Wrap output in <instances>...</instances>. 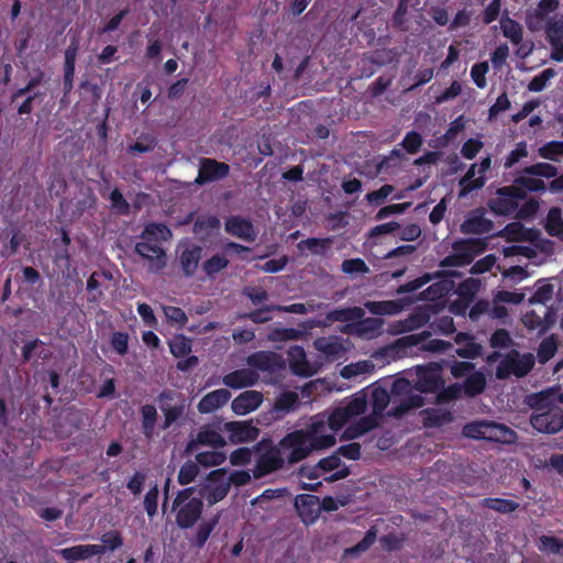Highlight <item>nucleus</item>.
<instances>
[{
  "label": "nucleus",
  "mask_w": 563,
  "mask_h": 563,
  "mask_svg": "<svg viewBox=\"0 0 563 563\" xmlns=\"http://www.w3.org/2000/svg\"><path fill=\"white\" fill-rule=\"evenodd\" d=\"M488 70L489 67L486 62L476 63L471 68V77L474 84L481 89L485 88L487 85L486 74L488 73Z\"/></svg>",
  "instance_id": "nucleus-63"
},
{
  "label": "nucleus",
  "mask_w": 563,
  "mask_h": 563,
  "mask_svg": "<svg viewBox=\"0 0 563 563\" xmlns=\"http://www.w3.org/2000/svg\"><path fill=\"white\" fill-rule=\"evenodd\" d=\"M350 419L352 418L350 417L345 408L343 406H340L335 408L329 416V427L333 431H339L349 422Z\"/></svg>",
  "instance_id": "nucleus-57"
},
{
  "label": "nucleus",
  "mask_w": 563,
  "mask_h": 563,
  "mask_svg": "<svg viewBox=\"0 0 563 563\" xmlns=\"http://www.w3.org/2000/svg\"><path fill=\"white\" fill-rule=\"evenodd\" d=\"M247 364L256 369L268 372L278 365V356L274 352L258 351L249 355Z\"/></svg>",
  "instance_id": "nucleus-23"
},
{
  "label": "nucleus",
  "mask_w": 563,
  "mask_h": 563,
  "mask_svg": "<svg viewBox=\"0 0 563 563\" xmlns=\"http://www.w3.org/2000/svg\"><path fill=\"white\" fill-rule=\"evenodd\" d=\"M538 155L544 159L559 162L563 156V141H550L538 148Z\"/></svg>",
  "instance_id": "nucleus-47"
},
{
  "label": "nucleus",
  "mask_w": 563,
  "mask_h": 563,
  "mask_svg": "<svg viewBox=\"0 0 563 563\" xmlns=\"http://www.w3.org/2000/svg\"><path fill=\"white\" fill-rule=\"evenodd\" d=\"M43 345H44V342L41 341L40 339H34V340L26 342L22 346V351H21L22 362L29 363L33 358L46 360L48 357V355L43 354V351H38V349Z\"/></svg>",
  "instance_id": "nucleus-43"
},
{
  "label": "nucleus",
  "mask_w": 563,
  "mask_h": 563,
  "mask_svg": "<svg viewBox=\"0 0 563 563\" xmlns=\"http://www.w3.org/2000/svg\"><path fill=\"white\" fill-rule=\"evenodd\" d=\"M522 174L536 177L554 178L558 175V168L549 163H536L522 169Z\"/></svg>",
  "instance_id": "nucleus-46"
},
{
  "label": "nucleus",
  "mask_w": 563,
  "mask_h": 563,
  "mask_svg": "<svg viewBox=\"0 0 563 563\" xmlns=\"http://www.w3.org/2000/svg\"><path fill=\"white\" fill-rule=\"evenodd\" d=\"M364 313L361 307L336 308L329 311L325 319L329 322H349L361 319Z\"/></svg>",
  "instance_id": "nucleus-27"
},
{
  "label": "nucleus",
  "mask_w": 563,
  "mask_h": 563,
  "mask_svg": "<svg viewBox=\"0 0 563 563\" xmlns=\"http://www.w3.org/2000/svg\"><path fill=\"white\" fill-rule=\"evenodd\" d=\"M438 275H440V273L435 274V276H438ZM433 277H434V275H432L430 273H424L421 276H419L418 278H415L410 282H407V283L400 285L397 288V294L401 295V294L413 292V291L420 289L421 287H423L424 285H427L428 283H430L433 279Z\"/></svg>",
  "instance_id": "nucleus-52"
},
{
  "label": "nucleus",
  "mask_w": 563,
  "mask_h": 563,
  "mask_svg": "<svg viewBox=\"0 0 563 563\" xmlns=\"http://www.w3.org/2000/svg\"><path fill=\"white\" fill-rule=\"evenodd\" d=\"M453 415L450 410L439 408H428L424 410V426L429 428H440L450 423Z\"/></svg>",
  "instance_id": "nucleus-28"
},
{
  "label": "nucleus",
  "mask_w": 563,
  "mask_h": 563,
  "mask_svg": "<svg viewBox=\"0 0 563 563\" xmlns=\"http://www.w3.org/2000/svg\"><path fill=\"white\" fill-rule=\"evenodd\" d=\"M514 185L529 192H540L545 190V184L542 179L536 177H528L526 174L519 175L515 178Z\"/></svg>",
  "instance_id": "nucleus-45"
},
{
  "label": "nucleus",
  "mask_w": 563,
  "mask_h": 563,
  "mask_svg": "<svg viewBox=\"0 0 563 563\" xmlns=\"http://www.w3.org/2000/svg\"><path fill=\"white\" fill-rule=\"evenodd\" d=\"M231 398V393L225 388L216 389L205 395L197 405L200 413H211L223 407Z\"/></svg>",
  "instance_id": "nucleus-20"
},
{
  "label": "nucleus",
  "mask_w": 563,
  "mask_h": 563,
  "mask_svg": "<svg viewBox=\"0 0 563 563\" xmlns=\"http://www.w3.org/2000/svg\"><path fill=\"white\" fill-rule=\"evenodd\" d=\"M341 269L343 273L349 275L354 274H366L369 272L368 266L364 262V260L356 257V258H350L344 260L341 265Z\"/></svg>",
  "instance_id": "nucleus-61"
},
{
  "label": "nucleus",
  "mask_w": 563,
  "mask_h": 563,
  "mask_svg": "<svg viewBox=\"0 0 563 563\" xmlns=\"http://www.w3.org/2000/svg\"><path fill=\"white\" fill-rule=\"evenodd\" d=\"M168 345L170 353L177 358L188 355L192 347L190 339L184 334L176 335L169 341Z\"/></svg>",
  "instance_id": "nucleus-48"
},
{
  "label": "nucleus",
  "mask_w": 563,
  "mask_h": 563,
  "mask_svg": "<svg viewBox=\"0 0 563 563\" xmlns=\"http://www.w3.org/2000/svg\"><path fill=\"white\" fill-rule=\"evenodd\" d=\"M476 167H477L476 164H472L470 166L468 170L466 172V174L461 178V180H460V186H461L460 197H464V196L468 195L470 192H472L473 190L479 189L485 185L486 179L484 176L474 178L475 174H476Z\"/></svg>",
  "instance_id": "nucleus-30"
},
{
  "label": "nucleus",
  "mask_w": 563,
  "mask_h": 563,
  "mask_svg": "<svg viewBox=\"0 0 563 563\" xmlns=\"http://www.w3.org/2000/svg\"><path fill=\"white\" fill-rule=\"evenodd\" d=\"M530 423L541 433L554 434L563 429V410L555 406L542 412H533Z\"/></svg>",
  "instance_id": "nucleus-7"
},
{
  "label": "nucleus",
  "mask_w": 563,
  "mask_h": 563,
  "mask_svg": "<svg viewBox=\"0 0 563 563\" xmlns=\"http://www.w3.org/2000/svg\"><path fill=\"white\" fill-rule=\"evenodd\" d=\"M464 394L462 384L454 383L448 387H442L437 391L435 402L437 404H449L453 400H457Z\"/></svg>",
  "instance_id": "nucleus-42"
},
{
  "label": "nucleus",
  "mask_w": 563,
  "mask_h": 563,
  "mask_svg": "<svg viewBox=\"0 0 563 563\" xmlns=\"http://www.w3.org/2000/svg\"><path fill=\"white\" fill-rule=\"evenodd\" d=\"M544 33L551 46V59L563 62V15L548 19Z\"/></svg>",
  "instance_id": "nucleus-9"
},
{
  "label": "nucleus",
  "mask_w": 563,
  "mask_h": 563,
  "mask_svg": "<svg viewBox=\"0 0 563 563\" xmlns=\"http://www.w3.org/2000/svg\"><path fill=\"white\" fill-rule=\"evenodd\" d=\"M279 310L278 305H266L262 308L255 309L250 312H244L239 314V319L241 320H250L253 323H266L272 320V316L269 314L272 311Z\"/></svg>",
  "instance_id": "nucleus-35"
},
{
  "label": "nucleus",
  "mask_w": 563,
  "mask_h": 563,
  "mask_svg": "<svg viewBox=\"0 0 563 563\" xmlns=\"http://www.w3.org/2000/svg\"><path fill=\"white\" fill-rule=\"evenodd\" d=\"M390 401L389 393L383 387H375L372 390L371 405L375 416H382Z\"/></svg>",
  "instance_id": "nucleus-38"
},
{
  "label": "nucleus",
  "mask_w": 563,
  "mask_h": 563,
  "mask_svg": "<svg viewBox=\"0 0 563 563\" xmlns=\"http://www.w3.org/2000/svg\"><path fill=\"white\" fill-rule=\"evenodd\" d=\"M511 356L516 377L526 376L534 366V358L531 354L520 356L518 352L514 351Z\"/></svg>",
  "instance_id": "nucleus-41"
},
{
  "label": "nucleus",
  "mask_w": 563,
  "mask_h": 563,
  "mask_svg": "<svg viewBox=\"0 0 563 563\" xmlns=\"http://www.w3.org/2000/svg\"><path fill=\"white\" fill-rule=\"evenodd\" d=\"M230 173V166L227 163L214 158H201L199 163L198 176L195 179L197 185H205L225 178Z\"/></svg>",
  "instance_id": "nucleus-11"
},
{
  "label": "nucleus",
  "mask_w": 563,
  "mask_h": 563,
  "mask_svg": "<svg viewBox=\"0 0 563 563\" xmlns=\"http://www.w3.org/2000/svg\"><path fill=\"white\" fill-rule=\"evenodd\" d=\"M540 551H549L553 554H561L563 555V540L552 537V536H541L539 538V545Z\"/></svg>",
  "instance_id": "nucleus-55"
},
{
  "label": "nucleus",
  "mask_w": 563,
  "mask_h": 563,
  "mask_svg": "<svg viewBox=\"0 0 563 563\" xmlns=\"http://www.w3.org/2000/svg\"><path fill=\"white\" fill-rule=\"evenodd\" d=\"M170 234V230L165 224L152 222L144 228L141 239L157 240L161 236L163 240H166Z\"/></svg>",
  "instance_id": "nucleus-51"
},
{
  "label": "nucleus",
  "mask_w": 563,
  "mask_h": 563,
  "mask_svg": "<svg viewBox=\"0 0 563 563\" xmlns=\"http://www.w3.org/2000/svg\"><path fill=\"white\" fill-rule=\"evenodd\" d=\"M367 394L365 390H360L352 395L343 407L351 418L360 416L367 409Z\"/></svg>",
  "instance_id": "nucleus-34"
},
{
  "label": "nucleus",
  "mask_w": 563,
  "mask_h": 563,
  "mask_svg": "<svg viewBox=\"0 0 563 563\" xmlns=\"http://www.w3.org/2000/svg\"><path fill=\"white\" fill-rule=\"evenodd\" d=\"M526 404L536 412H542L548 408L555 407L553 402V394L549 390L530 394L526 397Z\"/></svg>",
  "instance_id": "nucleus-31"
},
{
  "label": "nucleus",
  "mask_w": 563,
  "mask_h": 563,
  "mask_svg": "<svg viewBox=\"0 0 563 563\" xmlns=\"http://www.w3.org/2000/svg\"><path fill=\"white\" fill-rule=\"evenodd\" d=\"M298 404V395L294 391H285L280 394L275 401V409L277 411H290Z\"/></svg>",
  "instance_id": "nucleus-59"
},
{
  "label": "nucleus",
  "mask_w": 563,
  "mask_h": 563,
  "mask_svg": "<svg viewBox=\"0 0 563 563\" xmlns=\"http://www.w3.org/2000/svg\"><path fill=\"white\" fill-rule=\"evenodd\" d=\"M332 243V239H318V238H309L301 241L298 244V249L302 250L305 246L314 255H323L328 249H330Z\"/></svg>",
  "instance_id": "nucleus-49"
},
{
  "label": "nucleus",
  "mask_w": 563,
  "mask_h": 563,
  "mask_svg": "<svg viewBox=\"0 0 563 563\" xmlns=\"http://www.w3.org/2000/svg\"><path fill=\"white\" fill-rule=\"evenodd\" d=\"M199 474L198 464L191 461L185 462L178 473V483L180 485H188L195 481Z\"/></svg>",
  "instance_id": "nucleus-56"
},
{
  "label": "nucleus",
  "mask_w": 563,
  "mask_h": 563,
  "mask_svg": "<svg viewBox=\"0 0 563 563\" xmlns=\"http://www.w3.org/2000/svg\"><path fill=\"white\" fill-rule=\"evenodd\" d=\"M444 384L445 382L437 367L418 366L416 368L415 390L422 394L437 393Z\"/></svg>",
  "instance_id": "nucleus-10"
},
{
  "label": "nucleus",
  "mask_w": 563,
  "mask_h": 563,
  "mask_svg": "<svg viewBox=\"0 0 563 563\" xmlns=\"http://www.w3.org/2000/svg\"><path fill=\"white\" fill-rule=\"evenodd\" d=\"M489 344L493 349H508L512 345L510 333L506 329H497L493 332L489 339Z\"/></svg>",
  "instance_id": "nucleus-60"
},
{
  "label": "nucleus",
  "mask_w": 563,
  "mask_h": 563,
  "mask_svg": "<svg viewBox=\"0 0 563 563\" xmlns=\"http://www.w3.org/2000/svg\"><path fill=\"white\" fill-rule=\"evenodd\" d=\"M316 349L330 357H336L343 351V346L338 338H320L314 341Z\"/></svg>",
  "instance_id": "nucleus-37"
},
{
  "label": "nucleus",
  "mask_w": 563,
  "mask_h": 563,
  "mask_svg": "<svg viewBox=\"0 0 563 563\" xmlns=\"http://www.w3.org/2000/svg\"><path fill=\"white\" fill-rule=\"evenodd\" d=\"M229 265V260L225 254L217 253L212 255L210 258L206 260L201 268L206 273L208 277H214L218 273L225 269Z\"/></svg>",
  "instance_id": "nucleus-36"
},
{
  "label": "nucleus",
  "mask_w": 563,
  "mask_h": 563,
  "mask_svg": "<svg viewBox=\"0 0 563 563\" xmlns=\"http://www.w3.org/2000/svg\"><path fill=\"white\" fill-rule=\"evenodd\" d=\"M263 402V395L256 390H246L235 397L231 404L234 413L243 416L256 410Z\"/></svg>",
  "instance_id": "nucleus-17"
},
{
  "label": "nucleus",
  "mask_w": 563,
  "mask_h": 563,
  "mask_svg": "<svg viewBox=\"0 0 563 563\" xmlns=\"http://www.w3.org/2000/svg\"><path fill=\"white\" fill-rule=\"evenodd\" d=\"M286 461L289 465L305 460L311 452V440L309 430H295L287 433L279 442Z\"/></svg>",
  "instance_id": "nucleus-3"
},
{
  "label": "nucleus",
  "mask_w": 563,
  "mask_h": 563,
  "mask_svg": "<svg viewBox=\"0 0 563 563\" xmlns=\"http://www.w3.org/2000/svg\"><path fill=\"white\" fill-rule=\"evenodd\" d=\"M224 230L229 234L247 242H253L256 239V231L252 221L241 216L229 217L224 222Z\"/></svg>",
  "instance_id": "nucleus-14"
},
{
  "label": "nucleus",
  "mask_w": 563,
  "mask_h": 563,
  "mask_svg": "<svg viewBox=\"0 0 563 563\" xmlns=\"http://www.w3.org/2000/svg\"><path fill=\"white\" fill-rule=\"evenodd\" d=\"M223 423L224 422L222 421H217L202 426L199 429L196 439L188 442L186 451L192 452L198 445H208L214 449L223 448L225 445V440L220 433L224 431Z\"/></svg>",
  "instance_id": "nucleus-8"
},
{
  "label": "nucleus",
  "mask_w": 563,
  "mask_h": 563,
  "mask_svg": "<svg viewBox=\"0 0 563 563\" xmlns=\"http://www.w3.org/2000/svg\"><path fill=\"white\" fill-rule=\"evenodd\" d=\"M556 352L558 343L555 339L553 336L543 339L537 351L539 363L545 364L555 355Z\"/></svg>",
  "instance_id": "nucleus-50"
},
{
  "label": "nucleus",
  "mask_w": 563,
  "mask_h": 563,
  "mask_svg": "<svg viewBox=\"0 0 563 563\" xmlns=\"http://www.w3.org/2000/svg\"><path fill=\"white\" fill-rule=\"evenodd\" d=\"M376 539L377 529L376 527H371L360 542L345 550V554L350 556H357L366 552L375 543Z\"/></svg>",
  "instance_id": "nucleus-40"
},
{
  "label": "nucleus",
  "mask_w": 563,
  "mask_h": 563,
  "mask_svg": "<svg viewBox=\"0 0 563 563\" xmlns=\"http://www.w3.org/2000/svg\"><path fill=\"white\" fill-rule=\"evenodd\" d=\"M134 251L141 257L148 261L161 260L165 257V251L158 244L141 241L135 244Z\"/></svg>",
  "instance_id": "nucleus-39"
},
{
  "label": "nucleus",
  "mask_w": 563,
  "mask_h": 563,
  "mask_svg": "<svg viewBox=\"0 0 563 563\" xmlns=\"http://www.w3.org/2000/svg\"><path fill=\"white\" fill-rule=\"evenodd\" d=\"M462 433L470 439L507 444L515 442L517 439V433L509 427L487 420L466 423L463 427Z\"/></svg>",
  "instance_id": "nucleus-2"
},
{
  "label": "nucleus",
  "mask_w": 563,
  "mask_h": 563,
  "mask_svg": "<svg viewBox=\"0 0 563 563\" xmlns=\"http://www.w3.org/2000/svg\"><path fill=\"white\" fill-rule=\"evenodd\" d=\"M260 375L251 368H241L230 372L223 376V384L233 389H241L254 386L258 382Z\"/></svg>",
  "instance_id": "nucleus-16"
},
{
  "label": "nucleus",
  "mask_w": 563,
  "mask_h": 563,
  "mask_svg": "<svg viewBox=\"0 0 563 563\" xmlns=\"http://www.w3.org/2000/svg\"><path fill=\"white\" fill-rule=\"evenodd\" d=\"M500 29L503 35L514 45H519L523 40L522 26L516 20L508 16L507 12L500 19Z\"/></svg>",
  "instance_id": "nucleus-25"
},
{
  "label": "nucleus",
  "mask_w": 563,
  "mask_h": 563,
  "mask_svg": "<svg viewBox=\"0 0 563 563\" xmlns=\"http://www.w3.org/2000/svg\"><path fill=\"white\" fill-rule=\"evenodd\" d=\"M140 413L142 418V433L147 440H152L158 417L157 410L154 405L145 404L141 407Z\"/></svg>",
  "instance_id": "nucleus-26"
},
{
  "label": "nucleus",
  "mask_w": 563,
  "mask_h": 563,
  "mask_svg": "<svg viewBox=\"0 0 563 563\" xmlns=\"http://www.w3.org/2000/svg\"><path fill=\"white\" fill-rule=\"evenodd\" d=\"M77 52H78V44L76 42H71V44L65 51L64 80H63V90H64L65 95L69 93L74 87Z\"/></svg>",
  "instance_id": "nucleus-22"
},
{
  "label": "nucleus",
  "mask_w": 563,
  "mask_h": 563,
  "mask_svg": "<svg viewBox=\"0 0 563 563\" xmlns=\"http://www.w3.org/2000/svg\"><path fill=\"white\" fill-rule=\"evenodd\" d=\"M225 459V454L219 451H205L196 455L197 464L206 467L221 465Z\"/></svg>",
  "instance_id": "nucleus-53"
},
{
  "label": "nucleus",
  "mask_w": 563,
  "mask_h": 563,
  "mask_svg": "<svg viewBox=\"0 0 563 563\" xmlns=\"http://www.w3.org/2000/svg\"><path fill=\"white\" fill-rule=\"evenodd\" d=\"M424 405V398L418 394H408L406 398L400 402L399 406L393 409V416L400 417L410 409H418Z\"/></svg>",
  "instance_id": "nucleus-44"
},
{
  "label": "nucleus",
  "mask_w": 563,
  "mask_h": 563,
  "mask_svg": "<svg viewBox=\"0 0 563 563\" xmlns=\"http://www.w3.org/2000/svg\"><path fill=\"white\" fill-rule=\"evenodd\" d=\"M487 385L486 376L481 371L471 373L462 384L464 395L466 397H475L481 395Z\"/></svg>",
  "instance_id": "nucleus-24"
},
{
  "label": "nucleus",
  "mask_w": 563,
  "mask_h": 563,
  "mask_svg": "<svg viewBox=\"0 0 563 563\" xmlns=\"http://www.w3.org/2000/svg\"><path fill=\"white\" fill-rule=\"evenodd\" d=\"M219 519H220V516L216 515L212 518H210L209 520H203L200 522V525L197 528L195 538L192 540V544L196 548L202 549L206 545L211 533L218 526Z\"/></svg>",
  "instance_id": "nucleus-29"
},
{
  "label": "nucleus",
  "mask_w": 563,
  "mask_h": 563,
  "mask_svg": "<svg viewBox=\"0 0 563 563\" xmlns=\"http://www.w3.org/2000/svg\"><path fill=\"white\" fill-rule=\"evenodd\" d=\"M157 402L164 415L163 430L170 428L175 422L181 419L187 408L186 397L174 389H164L161 391L157 396Z\"/></svg>",
  "instance_id": "nucleus-4"
},
{
  "label": "nucleus",
  "mask_w": 563,
  "mask_h": 563,
  "mask_svg": "<svg viewBox=\"0 0 563 563\" xmlns=\"http://www.w3.org/2000/svg\"><path fill=\"white\" fill-rule=\"evenodd\" d=\"M285 463H287V461L280 446L278 444L268 445L267 450L258 456L253 470V476L255 478H262L265 475L283 468Z\"/></svg>",
  "instance_id": "nucleus-6"
},
{
  "label": "nucleus",
  "mask_w": 563,
  "mask_h": 563,
  "mask_svg": "<svg viewBox=\"0 0 563 563\" xmlns=\"http://www.w3.org/2000/svg\"><path fill=\"white\" fill-rule=\"evenodd\" d=\"M57 554L65 561H84L95 555L104 554V548L99 544H79L59 549Z\"/></svg>",
  "instance_id": "nucleus-15"
},
{
  "label": "nucleus",
  "mask_w": 563,
  "mask_h": 563,
  "mask_svg": "<svg viewBox=\"0 0 563 563\" xmlns=\"http://www.w3.org/2000/svg\"><path fill=\"white\" fill-rule=\"evenodd\" d=\"M422 136L416 132L410 131L408 132L404 140L401 141L400 145L409 153V154H416L419 152L420 147L422 146Z\"/></svg>",
  "instance_id": "nucleus-64"
},
{
  "label": "nucleus",
  "mask_w": 563,
  "mask_h": 563,
  "mask_svg": "<svg viewBox=\"0 0 563 563\" xmlns=\"http://www.w3.org/2000/svg\"><path fill=\"white\" fill-rule=\"evenodd\" d=\"M483 507L495 510L499 514H510L519 508V503L499 497H487L482 501Z\"/></svg>",
  "instance_id": "nucleus-33"
},
{
  "label": "nucleus",
  "mask_w": 563,
  "mask_h": 563,
  "mask_svg": "<svg viewBox=\"0 0 563 563\" xmlns=\"http://www.w3.org/2000/svg\"><path fill=\"white\" fill-rule=\"evenodd\" d=\"M202 252L203 247L198 244H191L181 251L178 260L181 272L186 277H192L196 274Z\"/></svg>",
  "instance_id": "nucleus-18"
},
{
  "label": "nucleus",
  "mask_w": 563,
  "mask_h": 563,
  "mask_svg": "<svg viewBox=\"0 0 563 563\" xmlns=\"http://www.w3.org/2000/svg\"><path fill=\"white\" fill-rule=\"evenodd\" d=\"M223 430L229 433V440L234 444L252 442L260 435L258 428L247 421L224 422Z\"/></svg>",
  "instance_id": "nucleus-12"
},
{
  "label": "nucleus",
  "mask_w": 563,
  "mask_h": 563,
  "mask_svg": "<svg viewBox=\"0 0 563 563\" xmlns=\"http://www.w3.org/2000/svg\"><path fill=\"white\" fill-rule=\"evenodd\" d=\"M310 440L312 451L331 448L336 441L334 434H317V432L312 430L310 431Z\"/></svg>",
  "instance_id": "nucleus-62"
},
{
  "label": "nucleus",
  "mask_w": 563,
  "mask_h": 563,
  "mask_svg": "<svg viewBox=\"0 0 563 563\" xmlns=\"http://www.w3.org/2000/svg\"><path fill=\"white\" fill-rule=\"evenodd\" d=\"M195 490V487L184 488L177 493L173 500L176 525L184 530L192 528L202 515L203 501L199 497H192Z\"/></svg>",
  "instance_id": "nucleus-1"
},
{
  "label": "nucleus",
  "mask_w": 563,
  "mask_h": 563,
  "mask_svg": "<svg viewBox=\"0 0 563 563\" xmlns=\"http://www.w3.org/2000/svg\"><path fill=\"white\" fill-rule=\"evenodd\" d=\"M354 323H349L344 327L343 332L354 333L358 336L371 338L377 334L383 325V321L378 318H361L355 320Z\"/></svg>",
  "instance_id": "nucleus-21"
},
{
  "label": "nucleus",
  "mask_w": 563,
  "mask_h": 563,
  "mask_svg": "<svg viewBox=\"0 0 563 563\" xmlns=\"http://www.w3.org/2000/svg\"><path fill=\"white\" fill-rule=\"evenodd\" d=\"M295 507L306 525L313 523L320 516V500L316 495L300 494L296 496Z\"/></svg>",
  "instance_id": "nucleus-13"
},
{
  "label": "nucleus",
  "mask_w": 563,
  "mask_h": 563,
  "mask_svg": "<svg viewBox=\"0 0 563 563\" xmlns=\"http://www.w3.org/2000/svg\"><path fill=\"white\" fill-rule=\"evenodd\" d=\"M493 229V222L485 218L481 209L471 213L461 224V231L465 234H485Z\"/></svg>",
  "instance_id": "nucleus-19"
},
{
  "label": "nucleus",
  "mask_w": 563,
  "mask_h": 563,
  "mask_svg": "<svg viewBox=\"0 0 563 563\" xmlns=\"http://www.w3.org/2000/svg\"><path fill=\"white\" fill-rule=\"evenodd\" d=\"M482 345L475 342L473 336L471 340L459 346L455 350V353L463 358L474 360L482 354Z\"/></svg>",
  "instance_id": "nucleus-58"
},
{
  "label": "nucleus",
  "mask_w": 563,
  "mask_h": 563,
  "mask_svg": "<svg viewBox=\"0 0 563 563\" xmlns=\"http://www.w3.org/2000/svg\"><path fill=\"white\" fill-rule=\"evenodd\" d=\"M365 306L376 316H394L402 310V305L398 300L367 301Z\"/></svg>",
  "instance_id": "nucleus-32"
},
{
  "label": "nucleus",
  "mask_w": 563,
  "mask_h": 563,
  "mask_svg": "<svg viewBox=\"0 0 563 563\" xmlns=\"http://www.w3.org/2000/svg\"><path fill=\"white\" fill-rule=\"evenodd\" d=\"M526 199V192L521 188L509 185L498 188L496 197L489 199L488 207L497 216H510L518 209L519 201Z\"/></svg>",
  "instance_id": "nucleus-5"
},
{
  "label": "nucleus",
  "mask_w": 563,
  "mask_h": 563,
  "mask_svg": "<svg viewBox=\"0 0 563 563\" xmlns=\"http://www.w3.org/2000/svg\"><path fill=\"white\" fill-rule=\"evenodd\" d=\"M102 544H99L101 548H104L106 551H115L123 545V537L118 530H110L103 533L100 538Z\"/></svg>",
  "instance_id": "nucleus-54"
}]
</instances>
